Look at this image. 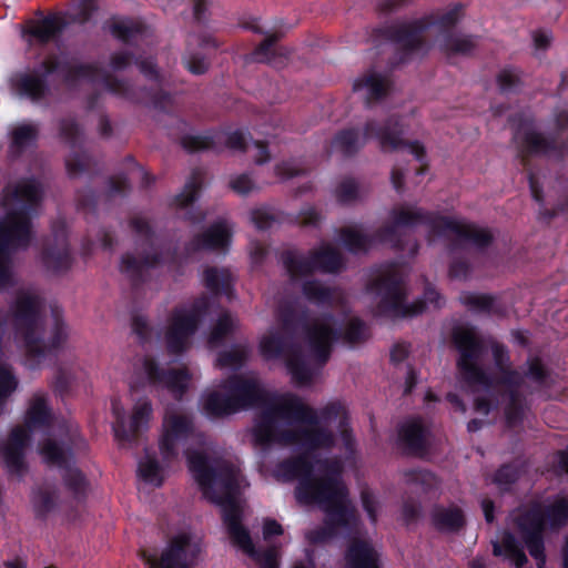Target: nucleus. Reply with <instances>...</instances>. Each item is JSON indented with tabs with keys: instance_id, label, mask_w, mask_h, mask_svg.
I'll list each match as a JSON object with an SVG mask.
<instances>
[{
	"instance_id": "nucleus-17",
	"label": "nucleus",
	"mask_w": 568,
	"mask_h": 568,
	"mask_svg": "<svg viewBox=\"0 0 568 568\" xmlns=\"http://www.w3.org/2000/svg\"><path fill=\"white\" fill-rule=\"evenodd\" d=\"M201 552V540L182 531L173 535L159 555L142 550L140 557L150 568H195Z\"/></svg>"
},
{
	"instance_id": "nucleus-7",
	"label": "nucleus",
	"mask_w": 568,
	"mask_h": 568,
	"mask_svg": "<svg viewBox=\"0 0 568 568\" xmlns=\"http://www.w3.org/2000/svg\"><path fill=\"white\" fill-rule=\"evenodd\" d=\"M513 128V141L517 148V159L523 168L530 165L532 155L556 154L562 156L568 152V139L562 134L568 131V111L561 110L555 115L556 130L549 136L535 130L534 120L523 113L509 118Z\"/></svg>"
},
{
	"instance_id": "nucleus-4",
	"label": "nucleus",
	"mask_w": 568,
	"mask_h": 568,
	"mask_svg": "<svg viewBox=\"0 0 568 568\" xmlns=\"http://www.w3.org/2000/svg\"><path fill=\"white\" fill-rule=\"evenodd\" d=\"M54 74L60 75L65 85L73 88L80 80L95 82L101 75V68L97 63L74 64L67 58L50 53L32 70L18 75L16 88L31 101H41L50 94V78Z\"/></svg>"
},
{
	"instance_id": "nucleus-21",
	"label": "nucleus",
	"mask_w": 568,
	"mask_h": 568,
	"mask_svg": "<svg viewBox=\"0 0 568 568\" xmlns=\"http://www.w3.org/2000/svg\"><path fill=\"white\" fill-rule=\"evenodd\" d=\"M440 221V237L449 239L450 234L454 235L447 245L449 254H455L466 245H471L477 251L481 252L488 248L494 242V234L487 227H480L475 223L462 222L449 216H445V219Z\"/></svg>"
},
{
	"instance_id": "nucleus-60",
	"label": "nucleus",
	"mask_w": 568,
	"mask_h": 568,
	"mask_svg": "<svg viewBox=\"0 0 568 568\" xmlns=\"http://www.w3.org/2000/svg\"><path fill=\"white\" fill-rule=\"evenodd\" d=\"M91 164L92 159L85 151H73L65 161L68 174L72 178L91 172Z\"/></svg>"
},
{
	"instance_id": "nucleus-10",
	"label": "nucleus",
	"mask_w": 568,
	"mask_h": 568,
	"mask_svg": "<svg viewBox=\"0 0 568 568\" xmlns=\"http://www.w3.org/2000/svg\"><path fill=\"white\" fill-rule=\"evenodd\" d=\"M261 413L255 419L253 427L254 443L258 446H268L273 443L282 444V433L277 425V419L295 420L300 423L316 424V410L304 404L295 395L286 397L275 396L266 405L260 406Z\"/></svg>"
},
{
	"instance_id": "nucleus-9",
	"label": "nucleus",
	"mask_w": 568,
	"mask_h": 568,
	"mask_svg": "<svg viewBox=\"0 0 568 568\" xmlns=\"http://www.w3.org/2000/svg\"><path fill=\"white\" fill-rule=\"evenodd\" d=\"M281 323V329L271 332L261 339L260 353L266 361L285 358L293 381L302 386L310 385L313 374L295 337L296 314L293 308L283 310Z\"/></svg>"
},
{
	"instance_id": "nucleus-13",
	"label": "nucleus",
	"mask_w": 568,
	"mask_h": 568,
	"mask_svg": "<svg viewBox=\"0 0 568 568\" xmlns=\"http://www.w3.org/2000/svg\"><path fill=\"white\" fill-rule=\"evenodd\" d=\"M390 223L376 230V237L381 244H389L398 252L407 250L408 256L414 257L418 253L419 244L416 240H406L405 233L400 229L426 225L435 235L440 236V220L445 219V216L423 209L395 207L390 211Z\"/></svg>"
},
{
	"instance_id": "nucleus-43",
	"label": "nucleus",
	"mask_w": 568,
	"mask_h": 568,
	"mask_svg": "<svg viewBox=\"0 0 568 568\" xmlns=\"http://www.w3.org/2000/svg\"><path fill=\"white\" fill-rule=\"evenodd\" d=\"M51 424V412L43 396H36L30 402L24 417V426L29 430L48 427Z\"/></svg>"
},
{
	"instance_id": "nucleus-30",
	"label": "nucleus",
	"mask_w": 568,
	"mask_h": 568,
	"mask_svg": "<svg viewBox=\"0 0 568 568\" xmlns=\"http://www.w3.org/2000/svg\"><path fill=\"white\" fill-rule=\"evenodd\" d=\"M152 415V405L149 400L140 402L134 406L130 426L126 427L124 418L118 416L113 425L114 436L124 443H134L139 439L141 432L148 429Z\"/></svg>"
},
{
	"instance_id": "nucleus-45",
	"label": "nucleus",
	"mask_w": 568,
	"mask_h": 568,
	"mask_svg": "<svg viewBox=\"0 0 568 568\" xmlns=\"http://www.w3.org/2000/svg\"><path fill=\"white\" fill-rule=\"evenodd\" d=\"M203 408L207 416L219 418L237 412L230 393L211 392L206 395Z\"/></svg>"
},
{
	"instance_id": "nucleus-40",
	"label": "nucleus",
	"mask_w": 568,
	"mask_h": 568,
	"mask_svg": "<svg viewBox=\"0 0 568 568\" xmlns=\"http://www.w3.org/2000/svg\"><path fill=\"white\" fill-rule=\"evenodd\" d=\"M181 145L190 153L220 152L223 149V135L219 131H209L205 134H185L181 138Z\"/></svg>"
},
{
	"instance_id": "nucleus-46",
	"label": "nucleus",
	"mask_w": 568,
	"mask_h": 568,
	"mask_svg": "<svg viewBox=\"0 0 568 568\" xmlns=\"http://www.w3.org/2000/svg\"><path fill=\"white\" fill-rule=\"evenodd\" d=\"M526 170V175L529 184V190L531 193V197L541 206L539 210V219L547 223L551 222L560 212L565 210V206L559 204L554 209L544 207V190L540 184L537 174L528 168H524Z\"/></svg>"
},
{
	"instance_id": "nucleus-22",
	"label": "nucleus",
	"mask_w": 568,
	"mask_h": 568,
	"mask_svg": "<svg viewBox=\"0 0 568 568\" xmlns=\"http://www.w3.org/2000/svg\"><path fill=\"white\" fill-rule=\"evenodd\" d=\"M316 418V424L304 423L306 426L283 430L282 444L298 446L308 456L320 449H332L335 446V436L332 430L320 425L317 413Z\"/></svg>"
},
{
	"instance_id": "nucleus-48",
	"label": "nucleus",
	"mask_w": 568,
	"mask_h": 568,
	"mask_svg": "<svg viewBox=\"0 0 568 568\" xmlns=\"http://www.w3.org/2000/svg\"><path fill=\"white\" fill-rule=\"evenodd\" d=\"M405 481L409 486H417L425 495L436 494L440 486L438 477L422 468H412L404 471Z\"/></svg>"
},
{
	"instance_id": "nucleus-36",
	"label": "nucleus",
	"mask_w": 568,
	"mask_h": 568,
	"mask_svg": "<svg viewBox=\"0 0 568 568\" xmlns=\"http://www.w3.org/2000/svg\"><path fill=\"white\" fill-rule=\"evenodd\" d=\"M105 28L113 38L125 44L132 43L146 31L143 21L129 17H113L105 23Z\"/></svg>"
},
{
	"instance_id": "nucleus-42",
	"label": "nucleus",
	"mask_w": 568,
	"mask_h": 568,
	"mask_svg": "<svg viewBox=\"0 0 568 568\" xmlns=\"http://www.w3.org/2000/svg\"><path fill=\"white\" fill-rule=\"evenodd\" d=\"M339 239L352 254L367 253L375 243H381L376 237V231L368 235L352 227H343L339 231Z\"/></svg>"
},
{
	"instance_id": "nucleus-8",
	"label": "nucleus",
	"mask_w": 568,
	"mask_h": 568,
	"mask_svg": "<svg viewBox=\"0 0 568 568\" xmlns=\"http://www.w3.org/2000/svg\"><path fill=\"white\" fill-rule=\"evenodd\" d=\"M87 442L78 430H68L59 438H45L39 445V454L48 466L62 471V481L72 497L82 501L87 497L89 481L84 473L73 466L78 452L85 449Z\"/></svg>"
},
{
	"instance_id": "nucleus-50",
	"label": "nucleus",
	"mask_w": 568,
	"mask_h": 568,
	"mask_svg": "<svg viewBox=\"0 0 568 568\" xmlns=\"http://www.w3.org/2000/svg\"><path fill=\"white\" fill-rule=\"evenodd\" d=\"M204 284L213 295H229L231 292V274L225 268L207 267L204 271Z\"/></svg>"
},
{
	"instance_id": "nucleus-53",
	"label": "nucleus",
	"mask_w": 568,
	"mask_h": 568,
	"mask_svg": "<svg viewBox=\"0 0 568 568\" xmlns=\"http://www.w3.org/2000/svg\"><path fill=\"white\" fill-rule=\"evenodd\" d=\"M363 144L364 143L359 140L358 130L353 128L338 131L332 141V146L338 150L344 156L356 154Z\"/></svg>"
},
{
	"instance_id": "nucleus-57",
	"label": "nucleus",
	"mask_w": 568,
	"mask_h": 568,
	"mask_svg": "<svg viewBox=\"0 0 568 568\" xmlns=\"http://www.w3.org/2000/svg\"><path fill=\"white\" fill-rule=\"evenodd\" d=\"M302 293L305 298L317 305L329 304L333 293L329 287L322 285L316 280H307L302 284Z\"/></svg>"
},
{
	"instance_id": "nucleus-41",
	"label": "nucleus",
	"mask_w": 568,
	"mask_h": 568,
	"mask_svg": "<svg viewBox=\"0 0 568 568\" xmlns=\"http://www.w3.org/2000/svg\"><path fill=\"white\" fill-rule=\"evenodd\" d=\"M464 16V4L463 3H454L444 12L432 13L429 16L423 17V19H427V22L430 27H436L439 36V40L444 38L445 33L456 32L454 29L457 23L462 20Z\"/></svg>"
},
{
	"instance_id": "nucleus-2",
	"label": "nucleus",
	"mask_w": 568,
	"mask_h": 568,
	"mask_svg": "<svg viewBox=\"0 0 568 568\" xmlns=\"http://www.w3.org/2000/svg\"><path fill=\"white\" fill-rule=\"evenodd\" d=\"M43 197V189L34 178L18 181L11 190L7 189L4 202L16 205L0 221V287L10 281V254L27 248L32 240V213L37 211Z\"/></svg>"
},
{
	"instance_id": "nucleus-3",
	"label": "nucleus",
	"mask_w": 568,
	"mask_h": 568,
	"mask_svg": "<svg viewBox=\"0 0 568 568\" xmlns=\"http://www.w3.org/2000/svg\"><path fill=\"white\" fill-rule=\"evenodd\" d=\"M41 305L38 296L19 293L10 306L12 327L17 337L21 338L26 353L30 358L43 359L57 355L68 339V327L57 312L51 335L44 341L39 335Z\"/></svg>"
},
{
	"instance_id": "nucleus-44",
	"label": "nucleus",
	"mask_w": 568,
	"mask_h": 568,
	"mask_svg": "<svg viewBox=\"0 0 568 568\" xmlns=\"http://www.w3.org/2000/svg\"><path fill=\"white\" fill-rule=\"evenodd\" d=\"M505 395L508 398L504 408L505 424L508 428L518 427L524 423L526 412L529 409L526 396L516 392Z\"/></svg>"
},
{
	"instance_id": "nucleus-20",
	"label": "nucleus",
	"mask_w": 568,
	"mask_h": 568,
	"mask_svg": "<svg viewBox=\"0 0 568 568\" xmlns=\"http://www.w3.org/2000/svg\"><path fill=\"white\" fill-rule=\"evenodd\" d=\"M100 77L108 92L131 103L151 104L160 111H165L173 104L172 94L162 89L136 87L130 81L118 79L102 70Z\"/></svg>"
},
{
	"instance_id": "nucleus-15",
	"label": "nucleus",
	"mask_w": 568,
	"mask_h": 568,
	"mask_svg": "<svg viewBox=\"0 0 568 568\" xmlns=\"http://www.w3.org/2000/svg\"><path fill=\"white\" fill-rule=\"evenodd\" d=\"M429 29L427 19H414L410 21L396 22L375 29L378 38L385 39L395 45L394 64H405L415 57L425 55L429 50L425 37Z\"/></svg>"
},
{
	"instance_id": "nucleus-31",
	"label": "nucleus",
	"mask_w": 568,
	"mask_h": 568,
	"mask_svg": "<svg viewBox=\"0 0 568 568\" xmlns=\"http://www.w3.org/2000/svg\"><path fill=\"white\" fill-rule=\"evenodd\" d=\"M392 88V81L381 72L369 69L354 80L353 91L363 92L365 104L369 106L374 102L385 99Z\"/></svg>"
},
{
	"instance_id": "nucleus-26",
	"label": "nucleus",
	"mask_w": 568,
	"mask_h": 568,
	"mask_svg": "<svg viewBox=\"0 0 568 568\" xmlns=\"http://www.w3.org/2000/svg\"><path fill=\"white\" fill-rule=\"evenodd\" d=\"M143 369L152 386L166 388L176 396H182L187 389L190 374L186 368H163L156 359L146 356Z\"/></svg>"
},
{
	"instance_id": "nucleus-62",
	"label": "nucleus",
	"mask_w": 568,
	"mask_h": 568,
	"mask_svg": "<svg viewBox=\"0 0 568 568\" xmlns=\"http://www.w3.org/2000/svg\"><path fill=\"white\" fill-rule=\"evenodd\" d=\"M281 39V34L273 33L267 36L253 51L252 58L256 62H272L275 57V47Z\"/></svg>"
},
{
	"instance_id": "nucleus-25",
	"label": "nucleus",
	"mask_w": 568,
	"mask_h": 568,
	"mask_svg": "<svg viewBox=\"0 0 568 568\" xmlns=\"http://www.w3.org/2000/svg\"><path fill=\"white\" fill-rule=\"evenodd\" d=\"M430 430L419 417L402 423L397 428V446L407 456L424 457L429 452Z\"/></svg>"
},
{
	"instance_id": "nucleus-19",
	"label": "nucleus",
	"mask_w": 568,
	"mask_h": 568,
	"mask_svg": "<svg viewBox=\"0 0 568 568\" xmlns=\"http://www.w3.org/2000/svg\"><path fill=\"white\" fill-rule=\"evenodd\" d=\"M405 124L398 115H390L385 121L368 120L364 125V138L378 141L383 151H396L408 148L409 152L422 164L416 173L422 175L427 170L426 150L419 141H407L404 139Z\"/></svg>"
},
{
	"instance_id": "nucleus-49",
	"label": "nucleus",
	"mask_w": 568,
	"mask_h": 568,
	"mask_svg": "<svg viewBox=\"0 0 568 568\" xmlns=\"http://www.w3.org/2000/svg\"><path fill=\"white\" fill-rule=\"evenodd\" d=\"M526 365L527 369L524 376L534 382L539 388H550L555 385L551 369L544 364L540 357L528 358Z\"/></svg>"
},
{
	"instance_id": "nucleus-29",
	"label": "nucleus",
	"mask_w": 568,
	"mask_h": 568,
	"mask_svg": "<svg viewBox=\"0 0 568 568\" xmlns=\"http://www.w3.org/2000/svg\"><path fill=\"white\" fill-rule=\"evenodd\" d=\"M231 243V232L226 223L219 221L210 225L203 233L196 234L184 246L186 256L201 251H226Z\"/></svg>"
},
{
	"instance_id": "nucleus-14",
	"label": "nucleus",
	"mask_w": 568,
	"mask_h": 568,
	"mask_svg": "<svg viewBox=\"0 0 568 568\" xmlns=\"http://www.w3.org/2000/svg\"><path fill=\"white\" fill-rule=\"evenodd\" d=\"M321 476L313 474L312 478L300 480L295 487V498L302 505H318L323 507L339 498L348 497V489L342 479V465L336 459L318 462Z\"/></svg>"
},
{
	"instance_id": "nucleus-1",
	"label": "nucleus",
	"mask_w": 568,
	"mask_h": 568,
	"mask_svg": "<svg viewBox=\"0 0 568 568\" xmlns=\"http://www.w3.org/2000/svg\"><path fill=\"white\" fill-rule=\"evenodd\" d=\"M185 455L189 470L204 497L221 507L222 519L231 541L251 557L260 568H280L276 547L257 549L250 531L242 524L243 511L237 501L239 469L227 462L213 465L207 454L202 450L187 449Z\"/></svg>"
},
{
	"instance_id": "nucleus-24",
	"label": "nucleus",
	"mask_w": 568,
	"mask_h": 568,
	"mask_svg": "<svg viewBox=\"0 0 568 568\" xmlns=\"http://www.w3.org/2000/svg\"><path fill=\"white\" fill-rule=\"evenodd\" d=\"M162 261V254L156 251L142 253L140 257L126 252L121 256L119 270L136 294L150 280V271L161 265Z\"/></svg>"
},
{
	"instance_id": "nucleus-12",
	"label": "nucleus",
	"mask_w": 568,
	"mask_h": 568,
	"mask_svg": "<svg viewBox=\"0 0 568 568\" xmlns=\"http://www.w3.org/2000/svg\"><path fill=\"white\" fill-rule=\"evenodd\" d=\"M452 343L458 353L456 366L462 381L468 386L494 387V377L480 365L487 346L478 329L471 325H458L452 329Z\"/></svg>"
},
{
	"instance_id": "nucleus-52",
	"label": "nucleus",
	"mask_w": 568,
	"mask_h": 568,
	"mask_svg": "<svg viewBox=\"0 0 568 568\" xmlns=\"http://www.w3.org/2000/svg\"><path fill=\"white\" fill-rule=\"evenodd\" d=\"M0 455L3 466L10 476L21 478L26 474L27 464L24 460V450L2 444L0 445Z\"/></svg>"
},
{
	"instance_id": "nucleus-64",
	"label": "nucleus",
	"mask_w": 568,
	"mask_h": 568,
	"mask_svg": "<svg viewBox=\"0 0 568 568\" xmlns=\"http://www.w3.org/2000/svg\"><path fill=\"white\" fill-rule=\"evenodd\" d=\"M132 231L142 240L148 247H153L155 232L150 222L142 216H133L129 221Z\"/></svg>"
},
{
	"instance_id": "nucleus-6",
	"label": "nucleus",
	"mask_w": 568,
	"mask_h": 568,
	"mask_svg": "<svg viewBox=\"0 0 568 568\" xmlns=\"http://www.w3.org/2000/svg\"><path fill=\"white\" fill-rule=\"evenodd\" d=\"M526 547H545V532H558L568 526V496L559 493L544 500H530L514 518Z\"/></svg>"
},
{
	"instance_id": "nucleus-61",
	"label": "nucleus",
	"mask_w": 568,
	"mask_h": 568,
	"mask_svg": "<svg viewBox=\"0 0 568 568\" xmlns=\"http://www.w3.org/2000/svg\"><path fill=\"white\" fill-rule=\"evenodd\" d=\"M181 62L183 67L194 75L205 74L209 71L211 64L205 55L190 50H186L183 53Z\"/></svg>"
},
{
	"instance_id": "nucleus-51",
	"label": "nucleus",
	"mask_w": 568,
	"mask_h": 568,
	"mask_svg": "<svg viewBox=\"0 0 568 568\" xmlns=\"http://www.w3.org/2000/svg\"><path fill=\"white\" fill-rule=\"evenodd\" d=\"M202 187V172L200 169H194L186 181L183 190L175 195L174 204L179 209H187L197 199L199 192Z\"/></svg>"
},
{
	"instance_id": "nucleus-16",
	"label": "nucleus",
	"mask_w": 568,
	"mask_h": 568,
	"mask_svg": "<svg viewBox=\"0 0 568 568\" xmlns=\"http://www.w3.org/2000/svg\"><path fill=\"white\" fill-rule=\"evenodd\" d=\"M280 261L291 281L310 276L316 271L329 274L338 273L344 267L343 255L328 244L310 251L307 256L294 248L284 250L280 254Z\"/></svg>"
},
{
	"instance_id": "nucleus-28",
	"label": "nucleus",
	"mask_w": 568,
	"mask_h": 568,
	"mask_svg": "<svg viewBox=\"0 0 568 568\" xmlns=\"http://www.w3.org/2000/svg\"><path fill=\"white\" fill-rule=\"evenodd\" d=\"M44 266L54 272H67L73 262L68 243L64 224L53 225V243L48 244L42 251Z\"/></svg>"
},
{
	"instance_id": "nucleus-33",
	"label": "nucleus",
	"mask_w": 568,
	"mask_h": 568,
	"mask_svg": "<svg viewBox=\"0 0 568 568\" xmlns=\"http://www.w3.org/2000/svg\"><path fill=\"white\" fill-rule=\"evenodd\" d=\"M432 524L440 532L457 534L467 524L464 510L456 506H436L432 511Z\"/></svg>"
},
{
	"instance_id": "nucleus-34",
	"label": "nucleus",
	"mask_w": 568,
	"mask_h": 568,
	"mask_svg": "<svg viewBox=\"0 0 568 568\" xmlns=\"http://www.w3.org/2000/svg\"><path fill=\"white\" fill-rule=\"evenodd\" d=\"M276 473L286 481L294 479L303 480L312 478L314 474V462L308 454L301 453L288 457L278 463Z\"/></svg>"
},
{
	"instance_id": "nucleus-11",
	"label": "nucleus",
	"mask_w": 568,
	"mask_h": 568,
	"mask_svg": "<svg viewBox=\"0 0 568 568\" xmlns=\"http://www.w3.org/2000/svg\"><path fill=\"white\" fill-rule=\"evenodd\" d=\"M333 320L331 313L325 314L323 321L312 323L307 321L306 314L298 318L312 355L320 366L328 362L333 343L343 339L349 345H355L365 342L369 336L368 327L361 318H352L344 329L333 327L329 324Z\"/></svg>"
},
{
	"instance_id": "nucleus-47",
	"label": "nucleus",
	"mask_w": 568,
	"mask_h": 568,
	"mask_svg": "<svg viewBox=\"0 0 568 568\" xmlns=\"http://www.w3.org/2000/svg\"><path fill=\"white\" fill-rule=\"evenodd\" d=\"M10 149L13 153L20 155L29 146L36 144L39 138V128L32 123H22L11 131Z\"/></svg>"
},
{
	"instance_id": "nucleus-58",
	"label": "nucleus",
	"mask_w": 568,
	"mask_h": 568,
	"mask_svg": "<svg viewBox=\"0 0 568 568\" xmlns=\"http://www.w3.org/2000/svg\"><path fill=\"white\" fill-rule=\"evenodd\" d=\"M138 474L148 484H152L156 487L163 484L162 468L155 457L146 456L144 460H141L139 463Z\"/></svg>"
},
{
	"instance_id": "nucleus-18",
	"label": "nucleus",
	"mask_w": 568,
	"mask_h": 568,
	"mask_svg": "<svg viewBox=\"0 0 568 568\" xmlns=\"http://www.w3.org/2000/svg\"><path fill=\"white\" fill-rule=\"evenodd\" d=\"M210 300L196 298L190 310L175 308L165 332V346L170 355L179 356L187 351L190 338L195 334L202 318L209 313Z\"/></svg>"
},
{
	"instance_id": "nucleus-38",
	"label": "nucleus",
	"mask_w": 568,
	"mask_h": 568,
	"mask_svg": "<svg viewBox=\"0 0 568 568\" xmlns=\"http://www.w3.org/2000/svg\"><path fill=\"white\" fill-rule=\"evenodd\" d=\"M493 555L496 557L505 556L511 560L516 568H524L528 562L523 546L509 530L503 532L500 542L493 541Z\"/></svg>"
},
{
	"instance_id": "nucleus-63",
	"label": "nucleus",
	"mask_w": 568,
	"mask_h": 568,
	"mask_svg": "<svg viewBox=\"0 0 568 568\" xmlns=\"http://www.w3.org/2000/svg\"><path fill=\"white\" fill-rule=\"evenodd\" d=\"M462 303L468 308L483 313H490L495 297L489 294L466 293L460 297Z\"/></svg>"
},
{
	"instance_id": "nucleus-54",
	"label": "nucleus",
	"mask_w": 568,
	"mask_h": 568,
	"mask_svg": "<svg viewBox=\"0 0 568 568\" xmlns=\"http://www.w3.org/2000/svg\"><path fill=\"white\" fill-rule=\"evenodd\" d=\"M58 496L54 491L38 488L33 491L31 503L37 519L45 520L57 508Z\"/></svg>"
},
{
	"instance_id": "nucleus-55",
	"label": "nucleus",
	"mask_w": 568,
	"mask_h": 568,
	"mask_svg": "<svg viewBox=\"0 0 568 568\" xmlns=\"http://www.w3.org/2000/svg\"><path fill=\"white\" fill-rule=\"evenodd\" d=\"M248 347L243 344H234L229 349L222 351L217 355V365L221 368L240 369L248 357Z\"/></svg>"
},
{
	"instance_id": "nucleus-5",
	"label": "nucleus",
	"mask_w": 568,
	"mask_h": 568,
	"mask_svg": "<svg viewBox=\"0 0 568 568\" xmlns=\"http://www.w3.org/2000/svg\"><path fill=\"white\" fill-rule=\"evenodd\" d=\"M366 288L379 297L376 311L382 316L413 317L425 311L427 302L435 307H440L442 296L429 285L425 287L424 300H416L412 304H407L404 277L394 263L386 265L377 277L368 282Z\"/></svg>"
},
{
	"instance_id": "nucleus-56",
	"label": "nucleus",
	"mask_w": 568,
	"mask_h": 568,
	"mask_svg": "<svg viewBox=\"0 0 568 568\" xmlns=\"http://www.w3.org/2000/svg\"><path fill=\"white\" fill-rule=\"evenodd\" d=\"M521 468L514 463L503 464L494 474L493 483L501 490L509 491L521 476Z\"/></svg>"
},
{
	"instance_id": "nucleus-59",
	"label": "nucleus",
	"mask_w": 568,
	"mask_h": 568,
	"mask_svg": "<svg viewBox=\"0 0 568 568\" xmlns=\"http://www.w3.org/2000/svg\"><path fill=\"white\" fill-rule=\"evenodd\" d=\"M234 331V322L229 312H223L214 326L212 327L209 336V342L212 345H220L224 339Z\"/></svg>"
},
{
	"instance_id": "nucleus-35",
	"label": "nucleus",
	"mask_w": 568,
	"mask_h": 568,
	"mask_svg": "<svg viewBox=\"0 0 568 568\" xmlns=\"http://www.w3.org/2000/svg\"><path fill=\"white\" fill-rule=\"evenodd\" d=\"M325 513V524L333 527L336 531L339 528L351 529L356 520L355 509L347 498H339L321 507Z\"/></svg>"
},
{
	"instance_id": "nucleus-27",
	"label": "nucleus",
	"mask_w": 568,
	"mask_h": 568,
	"mask_svg": "<svg viewBox=\"0 0 568 568\" xmlns=\"http://www.w3.org/2000/svg\"><path fill=\"white\" fill-rule=\"evenodd\" d=\"M163 427L159 448L163 462L170 463L178 457V442L187 438L192 434L193 425L186 416L174 414L164 419Z\"/></svg>"
},
{
	"instance_id": "nucleus-37",
	"label": "nucleus",
	"mask_w": 568,
	"mask_h": 568,
	"mask_svg": "<svg viewBox=\"0 0 568 568\" xmlns=\"http://www.w3.org/2000/svg\"><path fill=\"white\" fill-rule=\"evenodd\" d=\"M479 40V36L448 32L439 40V47L447 57H470L477 49Z\"/></svg>"
},
{
	"instance_id": "nucleus-32",
	"label": "nucleus",
	"mask_w": 568,
	"mask_h": 568,
	"mask_svg": "<svg viewBox=\"0 0 568 568\" xmlns=\"http://www.w3.org/2000/svg\"><path fill=\"white\" fill-rule=\"evenodd\" d=\"M346 568H382L381 558L373 545L366 540L353 539L345 551Z\"/></svg>"
},
{
	"instance_id": "nucleus-39",
	"label": "nucleus",
	"mask_w": 568,
	"mask_h": 568,
	"mask_svg": "<svg viewBox=\"0 0 568 568\" xmlns=\"http://www.w3.org/2000/svg\"><path fill=\"white\" fill-rule=\"evenodd\" d=\"M67 21L60 13H49L31 28L30 34L42 44L60 37L67 28Z\"/></svg>"
},
{
	"instance_id": "nucleus-23",
	"label": "nucleus",
	"mask_w": 568,
	"mask_h": 568,
	"mask_svg": "<svg viewBox=\"0 0 568 568\" xmlns=\"http://www.w3.org/2000/svg\"><path fill=\"white\" fill-rule=\"evenodd\" d=\"M223 388L230 393L237 412L266 405L268 400L275 397L267 392L255 378H247L234 374L225 379Z\"/></svg>"
}]
</instances>
